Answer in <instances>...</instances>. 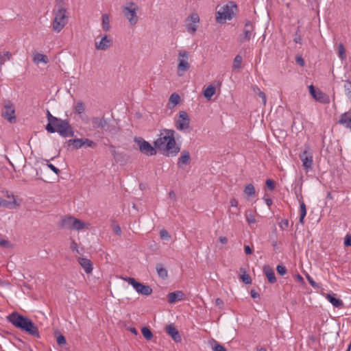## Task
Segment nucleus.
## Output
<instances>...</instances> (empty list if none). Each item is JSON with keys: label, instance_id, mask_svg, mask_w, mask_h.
Segmentation results:
<instances>
[{"label": "nucleus", "instance_id": "39", "mask_svg": "<svg viewBox=\"0 0 351 351\" xmlns=\"http://www.w3.org/2000/svg\"><path fill=\"white\" fill-rule=\"evenodd\" d=\"M243 60V58L240 55H237L233 62V69H238L241 68V64Z\"/></svg>", "mask_w": 351, "mask_h": 351}, {"label": "nucleus", "instance_id": "50", "mask_svg": "<svg viewBox=\"0 0 351 351\" xmlns=\"http://www.w3.org/2000/svg\"><path fill=\"white\" fill-rule=\"evenodd\" d=\"M47 166L53 171L54 172L56 175H59L60 173V170L59 169H58L57 167H56L53 165H52L51 163H47Z\"/></svg>", "mask_w": 351, "mask_h": 351}, {"label": "nucleus", "instance_id": "55", "mask_svg": "<svg viewBox=\"0 0 351 351\" xmlns=\"http://www.w3.org/2000/svg\"><path fill=\"white\" fill-rule=\"evenodd\" d=\"M214 351H227L226 349L219 343L215 342V344L213 347Z\"/></svg>", "mask_w": 351, "mask_h": 351}, {"label": "nucleus", "instance_id": "5", "mask_svg": "<svg viewBox=\"0 0 351 351\" xmlns=\"http://www.w3.org/2000/svg\"><path fill=\"white\" fill-rule=\"evenodd\" d=\"M91 124L94 130L101 129L110 134L116 133L115 126L110 125L104 115L101 117H93L91 119Z\"/></svg>", "mask_w": 351, "mask_h": 351}, {"label": "nucleus", "instance_id": "47", "mask_svg": "<svg viewBox=\"0 0 351 351\" xmlns=\"http://www.w3.org/2000/svg\"><path fill=\"white\" fill-rule=\"evenodd\" d=\"M84 145L83 138H75L73 148L78 149Z\"/></svg>", "mask_w": 351, "mask_h": 351}, {"label": "nucleus", "instance_id": "18", "mask_svg": "<svg viewBox=\"0 0 351 351\" xmlns=\"http://www.w3.org/2000/svg\"><path fill=\"white\" fill-rule=\"evenodd\" d=\"M351 130V112H346L341 114L337 122Z\"/></svg>", "mask_w": 351, "mask_h": 351}, {"label": "nucleus", "instance_id": "7", "mask_svg": "<svg viewBox=\"0 0 351 351\" xmlns=\"http://www.w3.org/2000/svg\"><path fill=\"white\" fill-rule=\"evenodd\" d=\"M134 141L138 145V149L141 153L146 156H151L156 154V148L152 146L149 142L146 141L142 137H134Z\"/></svg>", "mask_w": 351, "mask_h": 351}, {"label": "nucleus", "instance_id": "31", "mask_svg": "<svg viewBox=\"0 0 351 351\" xmlns=\"http://www.w3.org/2000/svg\"><path fill=\"white\" fill-rule=\"evenodd\" d=\"M244 193L248 197H254L256 195V191L252 184H247L244 189Z\"/></svg>", "mask_w": 351, "mask_h": 351}, {"label": "nucleus", "instance_id": "37", "mask_svg": "<svg viewBox=\"0 0 351 351\" xmlns=\"http://www.w3.org/2000/svg\"><path fill=\"white\" fill-rule=\"evenodd\" d=\"M338 53L339 57L341 60H345L346 58V53L344 45L342 43H339L338 45Z\"/></svg>", "mask_w": 351, "mask_h": 351}, {"label": "nucleus", "instance_id": "27", "mask_svg": "<svg viewBox=\"0 0 351 351\" xmlns=\"http://www.w3.org/2000/svg\"><path fill=\"white\" fill-rule=\"evenodd\" d=\"M156 269L158 275L162 279H166L168 277L167 269L163 266L162 263H157L156 265Z\"/></svg>", "mask_w": 351, "mask_h": 351}, {"label": "nucleus", "instance_id": "11", "mask_svg": "<svg viewBox=\"0 0 351 351\" xmlns=\"http://www.w3.org/2000/svg\"><path fill=\"white\" fill-rule=\"evenodd\" d=\"M15 110L13 104L9 101H4V110L2 111V117L7 119L10 123H15L16 117L15 116Z\"/></svg>", "mask_w": 351, "mask_h": 351}, {"label": "nucleus", "instance_id": "26", "mask_svg": "<svg viewBox=\"0 0 351 351\" xmlns=\"http://www.w3.org/2000/svg\"><path fill=\"white\" fill-rule=\"evenodd\" d=\"M116 162L119 163L121 165H125L129 160V156L124 152H119L114 157Z\"/></svg>", "mask_w": 351, "mask_h": 351}, {"label": "nucleus", "instance_id": "56", "mask_svg": "<svg viewBox=\"0 0 351 351\" xmlns=\"http://www.w3.org/2000/svg\"><path fill=\"white\" fill-rule=\"evenodd\" d=\"M344 245L346 247L351 246V235L350 234H346V236L345 237Z\"/></svg>", "mask_w": 351, "mask_h": 351}, {"label": "nucleus", "instance_id": "14", "mask_svg": "<svg viewBox=\"0 0 351 351\" xmlns=\"http://www.w3.org/2000/svg\"><path fill=\"white\" fill-rule=\"evenodd\" d=\"M176 127L178 130L184 131L190 127V119L186 112L180 111L178 119L176 121Z\"/></svg>", "mask_w": 351, "mask_h": 351}, {"label": "nucleus", "instance_id": "6", "mask_svg": "<svg viewBox=\"0 0 351 351\" xmlns=\"http://www.w3.org/2000/svg\"><path fill=\"white\" fill-rule=\"evenodd\" d=\"M138 10V5L133 1L128 3L126 6L123 7V13L131 25H135L138 21V17L136 14Z\"/></svg>", "mask_w": 351, "mask_h": 351}, {"label": "nucleus", "instance_id": "10", "mask_svg": "<svg viewBox=\"0 0 351 351\" xmlns=\"http://www.w3.org/2000/svg\"><path fill=\"white\" fill-rule=\"evenodd\" d=\"M234 16L232 8L228 5L221 7V10L216 12V21L219 23H223L226 19L231 20Z\"/></svg>", "mask_w": 351, "mask_h": 351}, {"label": "nucleus", "instance_id": "34", "mask_svg": "<svg viewBox=\"0 0 351 351\" xmlns=\"http://www.w3.org/2000/svg\"><path fill=\"white\" fill-rule=\"evenodd\" d=\"M34 61L36 63L43 62L47 64L49 62V58L46 55L38 53L34 56Z\"/></svg>", "mask_w": 351, "mask_h": 351}, {"label": "nucleus", "instance_id": "61", "mask_svg": "<svg viewBox=\"0 0 351 351\" xmlns=\"http://www.w3.org/2000/svg\"><path fill=\"white\" fill-rule=\"evenodd\" d=\"M215 305L217 306H219L220 308H222L223 306V302L221 299L220 298H217L215 300Z\"/></svg>", "mask_w": 351, "mask_h": 351}, {"label": "nucleus", "instance_id": "43", "mask_svg": "<svg viewBox=\"0 0 351 351\" xmlns=\"http://www.w3.org/2000/svg\"><path fill=\"white\" fill-rule=\"evenodd\" d=\"M56 341L58 344L60 346H64L66 343V338L62 334H59V335L56 338Z\"/></svg>", "mask_w": 351, "mask_h": 351}, {"label": "nucleus", "instance_id": "40", "mask_svg": "<svg viewBox=\"0 0 351 351\" xmlns=\"http://www.w3.org/2000/svg\"><path fill=\"white\" fill-rule=\"evenodd\" d=\"M47 121H48V123L47 125H51V124H53V123L57 121V119H58V117H54L53 116L51 112H49V110H47Z\"/></svg>", "mask_w": 351, "mask_h": 351}, {"label": "nucleus", "instance_id": "60", "mask_svg": "<svg viewBox=\"0 0 351 351\" xmlns=\"http://www.w3.org/2000/svg\"><path fill=\"white\" fill-rule=\"evenodd\" d=\"M0 245L3 247H9L10 242L8 240L0 238Z\"/></svg>", "mask_w": 351, "mask_h": 351}, {"label": "nucleus", "instance_id": "54", "mask_svg": "<svg viewBox=\"0 0 351 351\" xmlns=\"http://www.w3.org/2000/svg\"><path fill=\"white\" fill-rule=\"evenodd\" d=\"M306 278L309 282V284L314 288H319V285L317 283L315 282V280L308 275L307 274Z\"/></svg>", "mask_w": 351, "mask_h": 351}, {"label": "nucleus", "instance_id": "32", "mask_svg": "<svg viewBox=\"0 0 351 351\" xmlns=\"http://www.w3.org/2000/svg\"><path fill=\"white\" fill-rule=\"evenodd\" d=\"M86 227V223L74 217L73 223V230H81Z\"/></svg>", "mask_w": 351, "mask_h": 351}, {"label": "nucleus", "instance_id": "46", "mask_svg": "<svg viewBox=\"0 0 351 351\" xmlns=\"http://www.w3.org/2000/svg\"><path fill=\"white\" fill-rule=\"evenodd\" d=\"M265 184H266L267 188L269 191H272L275 189L276 184H275V182L274 180H272L271 179H268L266 180Z\"/></svg>", "mask_w": 351, "mask_h": 351}, {"label": "nucleus", "instance_id": "29", "mask_svg": "<svg viewBox=\"0 0 351 351\" xmlns=\"http://www.w3.org/2000/svg\"><path fill=\"white\" fill-rule=\"evenodd\" d=\"M85 111V105L84 102L79 100L74 106V112L77 114L81 115Z\"/></svg>", "mask_w": 351, "mask_h": 351}, {"label": "nucleus", "instance_id": "25", "mask_svg": "<svg viewBox=\"0 0 351 351\" xmlns=\"http://www.w3.org/2000/svg\"><path fill=\"white\" fill-rule=\"evenodd\" d=\"M73 217L69 216L62 219L60 227L61 228H67L73 230Z\"/></svg>", "mask_w": 351, "mask_h": 351}, {"label": "nucleus", "instance_id": "53", "mask_svg": "<svg viewBox=\"0 0 351 351\" xmlns=\"http://www.w3.org/2000/svg\"><path fill=\"white\" fill-rule=\"evenodd\" d=\"M246 220L250 224L256 223L255 217L252 214H246Z\"/></svg>", "mask_w": 351, "mask_h": 351}, {"label": "nucleus", "instance_id": "17", "mask_svg": "<svg viewBox=\"0 0 351 351\" xmlns=\"http://www.w3.org/2000/svg\"><path fill=\"white\" fill-rule=\"evenodd\" d=\"M191 155L189 151L183 150L178 160V167L182 168L183 165H188L191 162Z\"/></svg>", "mask_w": 351, "mask_h": 351}, {"label": "nucleus", "instance_id": "23", "mask_svg": "<svg viewBox=\"0 0 351 351\" xmlns=\"http://www.w3.org/2000/svg\"><path fill=\"white\" fill-rule=\"evenodd\" d=\"M12 197L13 199V201H12V202L5 200V199H4L1 197V199H0V202H1L0 206L3 207V208H10V209H12V208H14L16 206H19V204L15 200L14 195H12Z\"/></svg>", "mask_w": 351, "mask_h": 351}, {"label": "nucleus", "instance_id": "15", "mask_svg": "<svg viewBox=\"0 0 351 351\" xmlns=\"http://www.w3.org/2000/svg\"><path fill=\"white\" fill-rule=\"evenodd\" d=\"M112 44V40L107 35H104L99 43L95 42V48L97 50L106 51L110 47Z\"/></svg>", "mask_w": 351, "mask_h": 351}, {"label": "nucleus", "instance_id": "9", "mask_svg": "<svg viewBox=\"0 0 351 351\" xmlns=\"http://www.w3.org/2000/svg\"><path fill=\"white\" fill-rule=\"evenodd\" d=\"M299 158L302 162V166L305 170L312 169L313 165V153L308 145L305 146V149L300 154Z\"/></svg>", "mask_w": 351, "mask_h": 351}, {"label": "nucleus", "instance_id": "3", "mask_svg": "<svg viewBox=\"0 0 351 351\" xmlns=\"http://www.w3.org/2000/svg\"><path fill=\"white\" fill-rule=\"evenodd\" d=\"M45 130L49 133L57 132L63 138L73 137L75 132L73 126L68 119H62L58 118L53 124L46 125Z\"/></svg>", "mask_w": 351, "mask_h": 351}, {"label": "nucleus", "instance_id": "58", "mask_svg": "<svg viewBox=\"0 0 351 351\" xmlns=\"http://www.w3.org/2000/svg\"><path fill=\"white\" fill-rule=\"evenodd\" d=\"M108 146L110 149L111 154L114 158L119 153V152L116 151V147L114 145L110 144Z\"/></svg>", "mask_w": 351, "mask_h": 351}, {"label": "nucleus", "instance_id": "44", "mask_svg": "<svg viewBox=\"0 0 351 351\" xmlns=\"http://www.w3.org/2000/svg\"><path fill=\"white\" fill-rule=\"evenodd\" d=\"M83 142H84V145H86L87 147H96L97 146V143L95 142H94L92 140H90L88 138H83Z\"/></svg>", "mask_w": 351, "mask_h": 351}, {"label": "nucleus", "instance_id": "19", "mask_svg": "<svg viewBox=\"0 0 351 351\" xmlns=\"http://www.w3.org/2000/svg\"><path fill=\"white\" fill-rule=\"evenodd\" d=\"M184 298V293L182 291L171 292L167 295V300L170 304L181 301Z\"/></svg>", "mask_w": 351, "mask_h": 351}, {"label": "nucleus", "instance_id": "49", "mask_svg": "<svg viewBox=\"0 0 351 351\" xmlns=\"http://www.w3.org/2000/svg\"><path fill=\"white\" fill-rule=\"evenodd\" d=\"M160 237L163 240H169L171 238V236L169 234V232L165 229L160 230Z\"/></svg>", "mask_w": 351, "mask_h": 351}, {"label": "nucleus", "instance_id": "20", "mask_svg": "<svg viewBox=\"0 0 351 351\" xmlns=\"http://www.w3.org/2000/svg\"><path fill=\"white\" fill-rule=\"evenodd\" d=\"M78 263L84 269L86 274H90L93 271V263L91 261L86 258L80 257L78 258Z\"/></svg>", "mask_w": 351, "mask_h": 351}, {"label": "nucleus", "instance_id": "2", "mask_svg": "<svg viewBox=\"0 0 351 351\" xmlns=\"http://www.w3.org/2000/svg\"><path fill=\"white\" fill-rule=\"evenodd\" d=\"M7 320L14 327L20 329L21 331L25 332L32 337L36 338L40 337L37 326L27 317H25L16 311H14L8 315Z\"/></svg>", "mask_w": 351, "mask_h": 351}, {"label": "nucleus", "instance_id": "16", "mask_svg": "<svg viewBox=\"0 0 351 351\" xmlns=\"http://www.w3.org/2000/svg\"><path fill=\"white\" fill-rule=\"evenodd\" d=\"M165 329L167 333L171 337L175 342L179 343L182 341V337L178 330L173 324L167 325Z\"/></svg>", "mask_w": 351, "mask_h": 351}, {"label": "nucleus", "instance_id": "33", "mask_svg": "<svg viewBox=\"0 0 351 351\" xmlns=\"http://www.w3.org/2000/svg\"><path fill=\"white\" fill-rule=\"evenodd\" d=\"M102 29L105 32L110 29L109 16L106 14L102 15Z\"/></svg>", "mask_w": 351, "mask_h": 351}, {"label": "nucleus", "instance_id": "64", "mask_svg": "<svg viewBox=\"0 0 351 351\" xmlns=\"http://www.w3.org/2000/svg\"><path fill=\"white\" fill-rule=\"evenodd\" d=\"M219 241L222 244H226L228 243V238L226 237H220Z\"/></svg>", "mask_w": 351, "mask_h": 351}, {"label": "nucleus", "instance_id": "21", "mask_svg": "<svg viewBox=\"0 0 351 351\" xmlns=\"http://www.w3.org/2000/svg\"><path fill=\"white\" fill-rule=\"evenodd\" d=\"M263 272L269 283L274 284L276 282L274 271L269 265L263 266Z\"/></svg>", "mask_w": 351, "mask_h": 351}, {"label": "nucleus", "instance_id": "59", "mask_svg": "<svg viewBox=\"0 0 351 351\" xmlns=\"http://www.w3.org/2000/svg\"><path fill=\"white\" fill-rule=\"evenodd\" d=\"M190 19H191V21L195 23H198L199 21V16L197 14H192L191 16H190Z\"/></svg>", "mask_w": 351, "mask_h": 351}, {"label": "nucleus", "instance_id": "38", "mask_svg": "<svg viewBox=\"0 0 351 351\" xmlns=\"http://www.w3.org/2000/svg\"><path fill=\"white\" fill-rule=\"evenodd\" d=\"M180 101V97L178 94L174 93L169 97V102L173 104V106H176Z\"/></svg>", "mask_w": 351, "mask_h": 351}, {"label": "nucleus", "instance_id": "13", "mask_svg": "<svg viewBox=\"0 0 351 351\" xmlns=\"http://www.w3.org/2000/svg\"><path fill=\"white\" fill-rule=\"evenodd\" d=\"M308 90L312 97L316 101L324 104L330 103L329 97L319 89L315 88L313 85L308 86Z\"/></svg>", "mask_w": 351, "mask_h": 351}, {"label": "nucleus", "instance_id": "4", "mask_svg": "<svg viewBox=\"0 0 351 351\" xmlns=\"http://www.w3.org/2000/svg\"><path fill=\"white\" fill-rule=\"evenodd\" d=\"M58 10L55 12V17L53 21L52 28L56 32H60L67 23L68 16L66 14V10L60 5V3H57L56 8Z\"/></svg>", "mask_w": 351, "mask_h": 351}, {"label": "nucleus", "instance_id": "35", "mask_svg": "<svg viewBox=\"0 0 351 351\" xmlns=\"http://www.w3.org/2000/svg\"><path fill=\"white\" fill-rule=\"evenodd\" d=\"M141 332L146 340H151L154 337L150 328L147 326H144L141 328Z\"/></svg>", "mask_w": 351, "mask_h": 351}, {"label": "nucleus", "instance_id": "51", "mask_svg": "<svg viewBox=\"0 0 351 351\" xmlns=\"http://www.w3.org/2000/svg\"><path fill=\"white\" fill-rule=\"evenodd\" d=\"M279 226L282 230H286L289 227V221L287 219H282L279 223Z\"/></svg>", "mask_w": 351, "mask_h": 351}, {"label": "nucleus", "instance_id": "24", "mask_svg": "<svg viewBox=\"0 0 351 351\" xmlns=\"http://www.w3.org/2000/svg\"><path fill=\"white\" fill-rule=\"evenodd\" d=\"M326 298L335 307L341 308L343 306V301L337 298L335 293L327 294Z\"/></svg>", "mask_w": 351, "mask_h": 351}, {"label": "nucleus", "instance_id": "28", "mask_svg": "<svg viewBox=\"0 0 351 351\" xmlns=\"http://www.w3.org/2000/svg\"><path fill=\"white\" fill-rule=\"evenodd\" d=\"M215 86L210 84L204 90V96L209 100L215 95Z\"/></svg>", "mask_w": 351, "mask_h": 351}, {"label": "nucleus", "instance_id": "1", "mask_svg": "<svg viewBox=\"0 0 351 351\" xmlns=\"http://www.w3.org/2000/svg\"><path fill=\"white\" fill-rule=\"evenodd\" d=\"M160 137L154 141V147L158 149H163L166 152V156H176L180 152V146L176 144L175 134L176 132L171 129H164Z\"/></svg>", "mask_w": 351, "mask_h": 351}, {"label": "nucleus", "instance_id": "57", "mask_svg": "<svg viewBox=\"0 0 351 351\" xmlns=\"http://www.w3.org/2000/svg\"><path fill=\"white\" fill-rule=\"evenodd\" d=\"M187 30L189 32L193 34L197 31V26L193 24H189L187 25Z\"/></svg>", "mask_w": 351, "mask_h": 351}, {"label": "nucleus", "instance_id": "48", "mask_svg": "<svg viewBox=\"0 0 351 351\" xmlns=\"http://www.w3.org/2000/svg\"><path fill=\"white\" fill-rule=\"evenodd\" d=\"M189 56V52L185 50H180L178 51V58L188 60Z\"/></svg>", "mask_w": 351, "mask_h": 351}, {"label": "nucleus", "instance_id": "45", "mask_svg": "<svg viewBox=\"0 0 351 351\" xmlns=\"http://www.w3.org/2000/svg\"><path fill=\"white\" fill-rule=\"evenodd\" d=\"M241 279L245 285H250L252 283V279L249 274H244L241 275Z\"/></svg>", "mask_w": 351, "mask_h": 351}, {"label": "nucleus", "instance_id": "62", "mask_svg": "<svg viewBox=\"0 0 351 351\" xmlns=\"http://www.w3.org/2000/svg\"><path fill=\"white\" fill-rule=\"evenodd\" d=\"M244 251L246 254H251L253 252L252 249L249 245H245Z\"/></svg>", "mask_w": 351, "mask_h": 351}, {"label": "nucleus", "instance_id": "30", "mask_svg": "<svg viewBox=\"0 0 351 351\" xmlns=\"http://www.w3.org/2000/svg\"><path fill=\"white\" fill-rule=\"evenodd\" d=\"M300 215L299 221L301 224H304V217L306 215V206L304 202H301V204H300Z\"/></svg>", "mask_w": 351, "mask_h": 351}, {"label": "nucleus", "instance_id": "63", "mask_svg": "<svg viewBox=\"0 0 351 351\" xmlns=\"http://www.w3.org/2000/svg\"><path fill=\"white\" fill-rule=\"evenodd\" d=\"M250 295L252 298H259V294L255 290L252 289L250 291Z\"/></svg>", "mask_w": 351, "mask_h": 351}, {"label": "nucleus", "instance_id": "22", "mask_svg": "<svg viewBox=\"0 0 351 351\" xmlns=\"http://www.w3.org/2000/svg\"><path fill=\"white\" fill-rule=\"evenodd\" d=\"M190 68V64L188 60L178 58V75L182 76L183 73L187 71Z\"/></svg>", "mask_w": 351, "mask_h": 351}, {"label": "nucleus", "instance_id": "12", "mask_svg": "<svg viewBox=\"0 0 351 351\" xmlns=\"http://www.w3.org/2000/svg\"><path fill=\"white\" fill-rule=\"evenodd\" d=\"M254 31V25H253V23L250 21L246 20L245 21L243 34L239 36L238 41L241 43L249 41L253 35Z\"/></svg>", "mask_w": 351, "mask_h": 351}, {"label": "nucleus", "instance_id": "52", "mask_svg": "<svg viewBox=\"0 0 351 351\" xmlns=\"http://www.w3.org/2000/svg\"><path fill=\"white\" fill-rule=\"evenodd\" d=\"M295 62L300 66H304L305 64V61L301 56H297L295 57Z\"/></svg>", "mask_w": 351, "mask_h": 351}, {"label": "nucleus", "instance_id": "42", "mask_svg": "<svg viewBox=\"0 0 351 351\" xmlns=\"http://www.w3.org/2000/svg\"><path fill=\"white\" fill-rule=\"evenodd\" d=\"M276 271H277L278 274L280 276H284L287 272V268L282 265H277Z\"/></svg>", "mask_w": 351, "mask_h": 351}, {"label": "nucleus", "instance_id": "41", "mask_svg": "<svg viewBox=\"0 0 351 351\" xmlns=\"http://www.w3.org/2000/svg\"><path fill=\"white\" fill-rule=\"evenodd\" d=\"M293 41L295 43H299V44L302 43V36H301V34H300V27H298L296 32H295L294 38H293Z\"/></svg>", "mask_w": 351, "mask_h": 351}, {"label": "nucleus", "instance_id": "8", "mask_svg": "<svg viewBox=\"0 0 351 351\" xmlns=\"http://www.w3.org/2000/svg\"><path fill=\"white\" fill-rule=\"evenodd\" d=\"M124 280L131 285L139 294L147 296L152 293V289L149 286L136 281L134 278L127 277Z\"/></svg>", "mask_w": 351, "mask_h": 351}, {"label": "nucleus", "instance_id": "36", "mask_svg": "<svg viewBox=\"0 0 351 351\" xmlns=\"http://www.w3.org/2000/svg\"><path fill=\"white\" fill-rule=\"evenodd\" d=\"M252 89L254 93L258 95L262 99L263 104L265 105L267 101V97L265 93L261 90V89L257 86H253Z\"/></svg>", "mask_w": 351, "mask_h": 351}]
</instances>
